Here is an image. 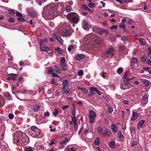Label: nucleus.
Returning <instances> with one entry per match:
<instances>
[{"mask_svg":"<svg viewBox=\"0 0 151 151\" xmlns=\"http://www.w3.org/2000/svg\"><path fill=\"white\" fill-rule=\"evenodd\" d=\"M62 3H58L50 4L46 5L42 11V14L45 16L50 18L51 15L56 14L57 12H59L62 8Z\"/></svg>","mask_w":151,"mask_h":151,"instance_id":"1","label":"nucleus"},{"mask_svg":"<svg viewBox=\"0 0 151 151\" xmlns=\"http://www.w3.org/2000/svg\"><path fill=\"white\" fill-rule=\"evenodd\" d=\"M67 18L68 20L71 23L77 24L79 21V17L78 14L74 12L68 13Z\"/></svg>","mask_w":151,"mask_h":151,"instance_id":"2","label":"nucleus"},{"mask_svg":"<svg viewBox=\"0 0 151 151\" xmlns=\"http://www.w3.org/2000/svg\"><path fill=\"white\" fill-rule=\"evenodd\" d=\"M18 75L14 73H10L8 75V77L6 78L7 80L9 81L11 79H12L13 81H15L17 80L16 78Z\"/></svg>","mask_w":151,"mask_h":151,"instance_id":"3","label":"nucleus"},{"mask_svg":"<svg viewBox=\"0 0 151 151\" xmlns=\"http://www.w3.org/2000/svg\"><path fill=\"white\" fill-rule=\"evenodd\" d=\"M96 88L91 87L90 89V93L88 95V97H91L92 95L96 94Z\"/></svg>","mask_w":151,"mask_h":151,"instance_id":"4","label":"nucleus"},{"mask_svg":"<svg viewBox=\"0 0 151 151\" xmlns=\"http://www.w3.org/2000/svg\"><path fill=\"white\" fill-rule=\"evenodd\" d=\"M82 25L83 28L84 29H86L88 27V22L86 20H83L82 23Z\"/></svg>","mask_w":151,"mask_h":151,"instance_id":"5","label":"nucleus"},{"mask_svg":"<svg viewBox=\"0 0 151 151\" xmlns=\"http://www.w3.org/2000/svg\"><path fill=\"white\" fill-rule=\"evenodd\" d=\"M138 115L136 112H133L132 116L130 119V121L135 120L138 117Z\"/></svg>","mask_w":151,"mask_h":151,"instance_id":"6","label":"nucleus"},{"mask_svg":"<svg viewBox=\"0 0 151 151\" xmlns=\"http://www.w3.org/2000/svg\"><path fill=\"white\" fill-rule=\"evenodd\" d=\"M134 78V77L132 78H127L126 80H124V83H123V85L124 86H126L127 87V86H128L129 85L130 81Z\"/></svg>","mask_w":151,"mask_h":151,"instance_id":"7","label":"nucleus"},{"mask_svg":"<svg viewBox=\"0 0 151 151\" xmlns=\"http://www.w3.org/2000/svg\"><path fill=\"white\" fill-rule=\"evenodd\" d=\"M148 96H147V95L146 94H145L144 96H142V103L146 104L147 103L148 101Z\"/></svg>","mask_w":151,"mask_h":151,"instance_id":"8","label":"nucleus"},{"mask_svg":"<svg viewBox=\"0 0 151 151\" xmlns=\"http://www.w3.org/2000/svg\"><path fill=\"white\" fill-rule=\"evenodd\" d=\"M111 129L112 132H116L118 130L117 126L114 124H111Z\"/></svg>","mask_w":151,"mask_h":151,"instance_id":"9","label":"nucleus"},{"mask_svg":"<svg viewBox=\"0 0 151 151\" xmlns=\"http://www.w3.org/2000/svg\"><path fill=\"white\" fill-rule=\"evenodd\" d=\"M60 66L62 67H65V59L64 57H62L60 60Z\"/></svg>","mask_w":151,"mask_h":151,"instance_id":"10","label":"nucleus"},{"mask_svg":"<svg viewBox=\"0 0 151 151\" xmlns=\"http://www.w3.org/2000/svg\"><path fill=\"white\" fill-rule=\"evenodd\" d=\"M53 37H55V38L60 43V44H62L63 42V41L62 39L61 38V37L60 36H57L56 35L55 33L53 34Z\"/></svg>","mask_w":151,"mask_h":151,"instance_id":"11","label":"nucleus"},{"mask_svg":"<svg viewBox=\"0 0 151 151\" xmlns=\"http://www.w3.org/2000/svg\"><path fill=\"white\" fill-rule=\"evenodd\" d=\"M145 121L144 120H142L139 121L138 124L137 126V129H141L144 123L145 122Z\"/></svg>","mask_w":151,"mask_h":151,"instance_id":"12","label":"nucleus"},{"mask_svg":"<svg viewBox=\"0 0 151 151\" xmlns=\"http://www.w3.org/2000/svg\"><path fill=\"white\" fill-rule=\"evenodd\" d=\"M101 29H102L100 28L96 27L93 28V31L95 33H97L100 35Z\"/></svg>","mask_w":151,"mask_h":151,"instance_id":"13","label":"nucleus"},{"mask_svg":"<svg viewBox=\"0 0 151 151\" xmlns=\"http://www.w3.org/2000/svg\"><path fill=\"white\" fill-rule=\"evenodd\" d=\"M62 33L63 35H70L71 34L70 31L66 29H64L63 32Z\"/></svg>","mask_w":151,"mask_h":151,"instance_id":"14","label":"nucleus"},{"mask_svg":"<svg viewBox=\"0 0 151 151\" xmlns=\"http://www.w3.org/2000/svg\"><path fill=\"white\" fill-rule=\"evenodd\" d=\"M40 108V106L39 105H36L33 106L32 109L34 111L37 112L39 110Z\"/></svg>","mask_w":151,"mask_h":151,"instance_id":"15","label":"nucleus"},{"mask_svg":"<svg viewBox=\"0 0 151 151\" xmlns=\"http://www.w3.org/2000/svg\"><path fill=\"white\" fill-rule=\"evenodd\" d=\"M85 56L83 54L77 55L76 57V59L78 60H80L85 57Z\"/></svg>","mask_w":151,"mask_h":151,"instance_id":"16","label":"nucleus"},{"mask_svg":"<svg viewBox=\"0 0 151 151\" xmlns=\"http://www.w3.org/2000/svg\"><path fill=\"white\" fill-rule=\"evenodd\" d=\"M109 32L107 29H101V33L100 35H103V34H104L105 35H108Z\"/></svg>","mask_w":151,"mask_h":151,"instance_id":"17","label":"nucleus"},{"mask_svg":"<svg viewBox=\"0 0 151 151\" xmlns=\"http://www.w3.org/2000/svg\"><path fill=\"white\" fill-rule=\"evenodd\" d=\"M96 116V114L94 111L91 110L89 113V117H95Z\"/></svg>","mask_w":151,"mask_h":151,"instance_id":"18","label":"nucleus"},{"mask_svg":"<svg viewBox=\"0 0 151 151\" xmlns=\"http://www.w3.org/2000/svg\"><path fill=\"white\" fill-rule=\"evenodd\" d=\"M27 13L30 16L32 17L34 15V12L31 9H27Z\"/></svg>","mask_w":151,"mask_h":151,"instance_id":"19","label":"nucleus"},{"mask_svg":"<svg viewBox=\"0 0 151 151\" xmlns=\"http://www.w3.org/2000/svg\"><path fill=\"white\" fill-rule=\"evenodd\" d=\"M4 96L6 99L10 100L11 97L10 95V93L8 92H5L4 93Z\"/></svg>","mask_w":151,"mask_h":151,"instance_id":"20","label":"nucleus"},{"mask_svg":"<svg viewBox=\"0 0 151 151\" xmlns=\"http://www.w3.org/2000/svg\"><path fill=\"white\" fill-rule=\"evenodd\" d=\"M119 27L120 28H122L123 29V30L125 32H127V31L125 29V25L122 23L120 24L119 26Z\"/></svg>","mask_w":151,"mask_h":151,"instance_id":"21","label":"nucleus"},{"mask_svg":"<svg viewBox=\"0 0 151 151\" xmlns=\"http://www.w3.org/2000/svg\"><path fill=\"white\" fill-rule=\"evenodd\" d=\"M54 71L58 73H60L61 72V70L57 66L55 65L54 67Z\"/></svg>","mask_w":151,"mask_h":151,"instance_id":"22","label":"nucleus"},{"mask_svg":"<svg viewBox=\"0 0 151 151\" xmlns=\"http://www.w3.org/2000/svg\"><path fill=\"white\" fill-rule=\"evenodd\" d=\"M142 82L146 86L148 87L150 85V81L146 80H144L142 81Z\"/></svg>","mask_w":151,"mask_h":151,"instance_id":"23","label":"nucleus"},{"mask_svg":"<svg viewBox=\"0 0 151 151\" xmlns=\"http://www.w3.org/2000/svg\"><path fill=\"white\" fill-rule=\"evenodd\" d=\"M94 144L96 145H99L100 144V138L97 137L95 139L94 141Z\"/></svg>","mask_w":151,"mask_h":151,"instance_id":"24","label":"nucleus"},{"mask_svg":"<svg viewBox=\"0 0 151 151\" xmlns=\"http://www.w3.org/2000/svg\"><path fill=\"white\" fill-rule=\"evenodd\" d=\"M139 41L141 42V44L142 45H146V43L145 42V40L143 39L142 38H139Z\"/></svg>","mask_w":151,"mask_h":151,"instance_id":"25","label":"nucleus"},{"mask_svg":"<svg viewBox=\"0 0 151 151\" xmlns=\"http://www.w3.org/2000/svg\"><path fill=\"white\" fill-rule=\"evenodd\" d=\"M109 132L108 131L107 129H106L104 131V132L103 134V135L105 137H106V136H109L110 135V134L108 133Z\"/></svg>","mask_w":151,"mask_h":151,"instance_id":"26","label":"nucleus"},{"mask_svg":"<svg viewBox=\"0 0 151 151\" xmlns=\"http://www.w3.org/2000/svg\"><path fill=\"white\" fill-rule=\"evenodd\" d=\"M59 114V111L57 108H55L53 112V114L55 117H56Z\"/></svg>","mask_w":151,"mask_h":151,"instance_id":"27","label":"nucleus"},{"mask_svg":"<svg viewBox=\"0 0 151 151\" xmlns=\"http://www.w3.org/2000/svg\"><path fill=\"white\" fill-rule=\"evenodd\" d=\"M109 145L110 147L113 148L114 147V146L115 145V142L114 141H112L111 142L109 143Z\"/></svg>","mask_w":151,"mask_h":151,"instance_id":"28","label":"nucleus"},{"mask_svg":"<svg viewBox=\"0 0 151 151\" xmlns=\"http://www.w3.org/2000/svg\"><path fill=\"white\" fill-rule=\"evenodd\" d=\"M78 88L81 90L85 94L87 93L88 91L86 88L78 87Z\"/></svg>","mask_w":151,"mask_h":151,"instance_id":"29","label":"nucleus"},{"mask_svg":"<svg viewBox=\"0 0 151 151\" xmlns=\"http://www.w3.org/2000/svg\"><path fill=\"white\" fill-rule=\"evenodd\" d=\"M37 132L36 133H37V135L39 137H41L43 136V133L41 132V131L39 129H37Z\"/></svg>","mask_w":151,"mask_h":151,"instance_id":"30","label":"nucleus"},{"mask_svg":"<svg viewBox=\"0 0 151 151\" xmlns=\"http://www.w3.org/2000/svg\"><path fill=\"white\" fill-rule=\"evenodd\" d=\"M76 117L75 116H71V120L72 121L73 123L74 124L76 123Z\"/></svg>","mask_w":151,"mask_h":151,"instance_id":"31","label":"nucleus"},{"mask_svg":"<svg viewBox=\"0 0 151 151\" xmlns=\"http://www.w3.org/2000/svg\"><path fill=\"white\" fill-rule=\"evenodd\" d=\"M21 137L22 138H23L26 140H29V139L28 137L24 133L22 134Z\"/></svg>","mask_w":151,"mask_h":151,"instance_id":"32","label":"nucleus"},{"mask_svg":"<svg viewBox=\"0 0 151 151\" xmlns=\"http://www.w3.org/2000/svg\"><path fill=\"white\" fill-rule=\"evenodd\" d=\"M14 142L15 143H16V144L17 145H19V144H21V139H15Z\"/></svg>","mask_w":151,"mask_h":151,"instance_id":"33","label":"nucleus"},{"mask_svg":"<svg viewBox=\"0 0 151 151\" xmlns=\"http://www.w3.org/2000/svg\"><path fill=\"white\" fill-rule=\"evenodd\" d=\"M122 90H125V89H127L129 88H130V87L129 86H124L123 85V84H121V86H120Z\"/></svg>","mask_w":151,"mask_h":151,"instance_id":"34","label":"nucleus"},{"mask_svg":"<svg viewBox=\"0 0 151 151\" xmlns=\"http://www.w3.org/2000/svg\"><path fill=\"white\" fill-rule=\"evenodd\" d=\"M72 9V7L69 6H67L65 8L66 11L67 12H70Z\"/></svg>","mask_w":151,"mask_h":151,"instance_id":"35","label":"nucleus"},{"mask_svg":"<svg viewBox=\"0 0 151 151\" xmlns=\"http://www.w3.org/2000/svg\"><path fill=\"white\" fill-rule=\"evenodd\" d=\"M137 58L136 57H133L131 59V62L132 63H136L137 62Z\"/></svg>","mask_w":151,"mask_h":151,"instance_id":"36","label":"nucleus"},{"mask_svg":"<svg viewBox=\"0 0 151 151\" xmlns=\"http://www.w3.org/2000/svg\"><path fill=\"white\" fill-rule=\"evenodd\" d=\"M47 73L49 74H50L52 73V72L53 71V69L52 68H47Z\"/></svg>","mask_w":151,"mask_h":151,"instance_id":"37","label":"nucleus"},{"mask_svg":"<svg viewBox=\"0 0 151 151\" xmlns=\"http://www.w3.org/2000/svg\"><path fill=\"white\" fill-rule=\"evenodd\" d=\"M119 51L120 52H122L124 50V47L123 46L119 45L118 46Z\"/></svg>","mask_w":151,"mask_h":151,"instance_id":"38","label":"nucleus"},{"mask_svg":"<svg viewBox=\"0 0 151 151\" xmlns=\"http://www.w3.org/2000/svg\"><path fill=\"white\" fill-rule=\"evenodd\" d=\"M68 141V138L67 137H66L65 138L64 140H62L61 142H60V144H63L67 142Z\"/></svg>","mask_w":151,"mask_h":151,"instance_id":"39","label":"nucleus"},{"mask_svg":"<svg viewBox=\"0 0 151 151\" xmlns=\"http://www.w3.org/2000/svg\"><path fill=\"white\" fill-rule=\"evenodd\" d=\"M39 43L40 45V49L42 50V49L45 48V44L40 42H39Z\"/></svg>","mask_w":151,"mask_h":151,"instance_id":"40","label":"nucleus"},{"mask_svg":"<svg viewBox=\"0 0 151 151\" xmlns=\"http://www.w3.org/2000/svg\"><path fill=\"white\" fill-rule=\"evenodd\" d=\"M55 50L58 52V53L62 54L63 53V51L60 50V47H57L55 48Z\"/></svg>","mask_w":151,"mask_h":151,"instance_id":"41","label":"nucleus"},{"mask_svg":"<svg viewBox=\"0 0 151 151\" xmlns=\"http://www.w3.org/2000/svg\"><path fill=\"white\" fill-rule=\"evenodd\" d=\"M24 150L25 151H33L32 150V147L30 146L28 147H26L24 148Z\"/></svg>","mask_w":151,"mask_h":151,"instance_id":"42","label":"nucleus"},{"mask_svg":"<svg viewBox=\"0 0 151 151\" xmlns=\"http://www.w3.org/2000/svg\"><path fill=\"white\" fill-rule=\"evenodd\" d=\"M21 139V142H22L23 143H28L29 142V140H26L25 139L22 138V139Z\"/></svg>","mask_w":151,"mask_h":151,"instance_id":"43","label":"nucleus"},{"mask_svg":"<svg viewBox=\"0 0 151 151\" xmlns=\"http://www.w3.org/2000/svg\"><path fill=\"white\" fill-rule=\"evenodd\" d=\"M114 51V49L113 47L109 48L108 50L106 52L107 54H109L113 52Z\"/></svg>","mask_w":151,"mask_h":151,"instance_id":"44","label":"nucleus"},{"mask_svg":"<svg viewBox=\"0 0 151 151\" xmlns=\"http://www.w3.org/2000/svg\"><path fill=\"white\" fill-rule=\"evenodd\" d=\"M89 117V122L91 123H93L94 122V118L95 117Z\"/></svg>","mask_w":151,"mask_h":151,"instance_id":"45","label":"nucleus"},{"mask_svg":"<svg viewBox=\"0 0 151 151\" xmlns=\"http://www.w3.org/2000/svg\"><path fill=\"white\" fill-rule=\"evenodd\" d=\"M48 41L47 40L46 38L44 39L43 40H40L39 42L43 43L46 44Z\"/></svg>","mask_w":151,"mask_h":151,"instance_id":"46","label":"nucleus"},{"mask_svg":"<svg viewBox=\"0 0 151 151\" xmlns=\"http://www.w3.org/2000/svg\"><path fill=\"white\" fill-rule=\"evenodd\" d=\"M135 128L133 127H131L130 128V130L131 133H134L135 132Z\"/></svg>","mask_w":151,"mask_h":151,"instance_id":"47","label":"nucleus"},{"mask_svg":"<svg viewBox=\"0 0 151 151\" xmlns=\"http://www.w3.org/2000/svg\"><path fill=\"white\" fill-rule=\"evenodd\" d=\"M98 129L99 133V134H101L103 132L102 128L101 127H98Z\"/></svg>","mask_w":151,"mask_h":151,"instance_id":"48","label":"nucleus"},{"mask_svg":"<svg viewBox=\"0 0 151 151\" xmlns=\"http://www.w3.org/2000/svg\"><path fill=\"white\" fill-rule=\"evenodd\" d=\"M70 89L69 88H67L65 91H63L62 92L63 93H66V94H68L69 93V91Z\"/></svg>","mask_w":151,"mask_h":151,"instance_id":"49","label":"nucleus"},{"mask_svg":"<svg viewBox=\"0 0 151 151\" xmlns=\"http://www.w3.org/2000/svg\"><path fill=\"white\" fill-rule=\"evenodd\" d=\"M14 10L13 9H10L9 10V14L11 15H13L14 14Z\"/></svg>","mask_w":151,"mask_h":151,"instance_id":"50","label":"nucleus"},{"mask_svg":"<svg viewBox=\"0 0 151 151\" xmlns=\"http://www.w3.org/2000/svg\"><path fill=\"white\" fill-rule=\"evenodd\" d=\"M123 71V68H120L118 69L117 72L118 74H120L122 73Z\"/></svg>","mask_w":151,"mask_h":151,"instance_id":"51","label":"nucleus"},{"mask_svg":"<svg viewBox=\"0 0 151 151\" xmlns=\"http://www.w3.org/2000/svg\"><path fill=\"white\" fill-rule=\"evenodd\" d=\"M38 129V128L35 126H32L31 127V129L33 131H35L36 129Z\"/></svg>","mask_w":151,"mask_h":151,"instance_id":"52","label":"nucleus"},{"mask_svg":"<svg viewBox=\"0 0 151 151\" xmlns=\"http://www.w3.org/2000/svg\"><path fill=\"white\" fill-rule=\"evenodd\" d=\"M63 84L64 85L66 86L68 84V81L66 79L64 80L63 82Z\"/></svg>","mask_w":151,"mask_h":151,"instance_id":"53","label":"nucleus"},{"mask_svg":"<svg viewBox=\"0 0 151 151\" xmlns=\"http://www.w3.org/2000/svg\"><path fill=\"white\" fill-rule=\"evenodd\" d=\"M15 19L14 18H11L8 20L9 22H10L12 23H14V22Z\"/></svg>","mask_w":151,"mask_h":151,"instance_id":"54","label":"nucleus"},{"mask_svg":"<svg viewBox=\"0 0 151 151\" xmlns=\"http://www.w3.org/2000/svg\"><path fill=\"white\" fill-rule=\"evenodd\" d=\"M78 74L79 76H81L83 74V71L82 70H80L78 72Z\"/></svg>","mask_w":151,"mask_h":151,"instance_id":"55","label":"nucleus"},{"mask_svg":"<svg viewBox=\"0 0 151 151\" xmlns=\"http://www.w3.org/2000/svg\"><path fill=\"white\" fill-rule=\"evenodd\" d=\"M122 40L123 41H126L127 40V38L125 36H123L122 37Z\"/></svg>","mask_w":151,"mask_h":151,"instance_id":"56","label":"nucleus"},{"mask_svg":"<svg viewBox=\"0 0 151 151\" xmlns=\"http://www.w3.org/2000/svg\"><path fill=\"white\" fill-rule=\"evenodd\" d=\"M69 106L68 105H67L65 106H63L61 107V108L63 110H65L66 109L69 107Z\"/></svg>","mask_w":151,"mask_h":151,"instance_id":"57","label":"nucleus"},{"mask_svg":"<svg viewBox=\"0 0 151 151\" xmlns=\"http://www.w3.org/2000/svg\"><path fill=\"white\" fill-rule=\"evenodd\" d=\"M74 46L73 45H71L69 47H68V50L69 51H70L72 49H73L74 48Z\"/></svg>","mask_w":151,"mask_h":151,"instance_id":"58","label":"nucleus"},{"mask_svg":"<svg viewBox=\"0 0 151 151\" xmlns=\"http://www.w3.org/2000/svg\"><path fill=\"white\" fill-rule=\"evenodd\" d=\"M50 113L49 111H47L45 112L44 114V115L45 116H48L49 117L50 116Z\"/></svg>","mask_w":151,"mask_h":151,"instance_id":"59","label":"nucleus"},{"mask_svg":"<svg viewBox=\"0 0 151 151\" xmlns=\"http://www.w3.org/2000/svg\"><path fill=\"white\" fill-rule=\"evenodd\" d=\"M96 92L97 93V94L99 95H101L102 93L100 92L96 88Z\"/></svg>","mask_w":151,"mask_h":151,"instance_id":"60","label":"nucleus"},{"mask_svg":"<svg viewBox=\"0 0 151 151\" xmlns=\"http://www.w3.org/2000/svg\"><path fill=\"white\" fill-rule=\"evenodd\" d=\"M117 28V26L116 25H114L111 26L110 28L111 29H116Z\"/></svg>","mask_w":151,"mask_h":151,"instance_id":"61","label":"nucleus"},{"mask_svg":"<svg viewBox=\"0 0 151 151\" xmlns=\"http://www.w3.org/2000/svg\"><path fill=\"white\" fill-rule=\"evenodd\" d=\"M10 119H12L14 117V115L12 114H9L8 115Z\"/></svg>","mask_w":151,"mask_h":151,"instance_id":"62","label":"nucleus"},{"mask_svg":"<svg viewBox=\"0 0 151 151\" xmlns=\"http://www.w3.org/2000/svg\"><path fill=\"white\" fill-rule=\"evenodd\" d=\"M16 16L18 17H22L23 16L21 13L19 12H16Z\"/></svg>","mask_w":151,"mask_h":151,"instance_id":"63","label":"nucleus"},{"mask_svg":"<svg viewBox=\"0 0 151 151\" xmlns=\"http://www.w3.org/2000/svg\"><path fill=\"white\" fill-rule=\"evenodd\" d=\"M119 139L120 140H123L124 139V137L122 133H121V135H119Z\"/></svg>","mask_w":151,"mask_h":151,"instance_id":"64","label":"nucleus"}]
</instances>
